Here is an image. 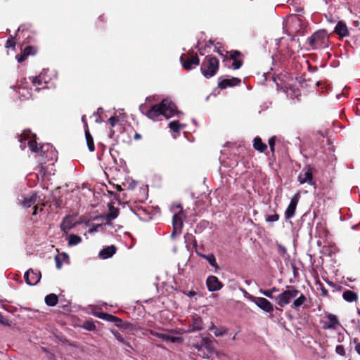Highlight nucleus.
Masks as SVG:
<instances>
[{"label": "nucleus", "instance_id": "obj_32", "mask_svg": "<svg viewBox=\"0 0 360 360\" xmlns=\"http://www.w3.org/2000/svg\"><path fill=\"white\" fill-rule=\"evenodd\" d=\"M278 291V288H277L276 287H273L272 288L268 289V290H264V289L259 290V292L261 294L265 295L266 297H267L270 299H273L274 298L273 293L276 292Z\"/></svg>", "mask_w": 360, "mask_h": 360}, {"label": "nucleus", "instance_id": "obj_17", "mask_svg": "<svg viewBox=\"0 0 360 360\" xmlns=\"http://www.w3.org/2000/svg\"><path fill=\"white\" fill-rule=\"evenodd\" d=\"M327 319L328 321L325 322L323 326L324 329H336L340 325L337 316L334 314H328Z\"/></svg>", "mask_w": 360, "mask_h": 360}, {"label": "nucleus", "instance_id": "obj_7", "mask_svg": "<svg viewBox=\"0 0 360 360\" xmlns=\"http://www.w3.org/2000/svg\"><path fill=\"white\" fill-rule=\"evenodd\" d=\"M315 171V169L310 165H306L302 171L300 172L297 176V181L300 184H304L307 183L311 186H314L316 187V183L314 179L313 174Z\"/></svg>", "mask_w": 360, "mask_h": 360}, {"label": "nucleus", "instance_id": "obj_35", "mask_svg": "<svg viewBox=\"0 0 360 360\" xmlns=\"http://www.w3.org/2000/svg\"><path fill=\"white\" fill-rule=\"evenodd\" d=\"M81 328L87 330L89 331H93L96 330V326L92 321H85L81 325Z\"/></svg>", "mask_w": 360, "mask_h": 360}, {"label": "nucleus", "instance_id": "obj_31", "mask_svg": "<svg viewBox=\"0 0 360 360\" xmlns=\"http://www.w3.org/2000/svg\"><path fill=\"white\" fill-rule=\"evenodd\" d=\"M117 321H114L113 323L115 325L118 327L123 329H131L132 325L130 323L128 322H123V321L117 316Z\"/></svg>", "mask_w": 360, "mask_h": 360}, {"label": "nucleus", "instance_id": "obj_27", "mask_svg": "<svg viewBox=\"0 0 360 360\" xmlns=\"http://www.w3.org/2000/svg\"><path fill=\"white\" fill-rule=\"evenodd\" d=\"M200 256L205 259L209 264L213 266L216 270L219 269V265L217 262L216 257L213 254H209V255H200Z\"/></svg>", "mask_w": 360, "mask_h": 360}, {"label": "nucleus", "instance_id": "obj_19", "mask_svg": "<svg viewBox=\"0 0 360 360\" xmlns=\"http://www.w3.org/2000/svg\"><path fill=\"white\" fill-rule=\"evenodd\" d=\"M334 32L341 37H345L349 35V30L345 22L339 21L336 25Z\"/></svg>", "mask_w": 360, "mask_h": 360}, {"label": "nucleus", "instance_id": "obj_34", "mask_svg": "<svg viewBox=\"0 0 360 360\" xmlns=\"http://www.w3.org/2000/svg\"><path fill=\"white\" fill-rule=\"evenodd\" d=\"M273 212H274L273 214L266 215L265 220L266 222H268V223L275 222L279 219V218H280L279 214H277L274 210H273Z\"/></svg>", "mask_w": 360, "mask_h": 360}, {"label": "nucleus", "instance_id": "obj_4", "mask_svg": "<svg viewBox=\"0 0 360 360\" xmlns=\"http://www.w3.org/2000/svg\"><path fill=\"white\" fill-rule=\"evenodd\" d=\"M329 38L324 30L315 32L307 39V44L311 49H325L328 46Z\"/></svg>", "mask_w": 360, "mask_h": 360}, {"label": "nucleus", "instance_id": "obj_30", "mask_svg": "<svg viewBox=\"0 0 360 360\" xmlns=\"http://www.w3.org/2000/svg\"><path fill=\"white\" fill-rule=\"evenodd\" d=\"M278 142V143H281V140L279 139H278L276 136H274L272 137H271L269 139V148H270V150L272 153L271 156L274 158L275 156V146H276V142Z\"/></svg>", "mask_w": 360, "mask_h": 360}, {"label": "nucleus", "instance_id": "obj_13", "mask_svg": "<svg viewBox=\"0 0 360 360\" xmlns=\"http://www.w3.org/2000/svg\"><path fill=\"white\" fill-rule=\"evenodd\" d=\"M305 20L302 17L295 16L290 21V27L299 34H304V29L306 27Z\"/></svg>", "mask_w": 360, "mask_h": 360}, {"label": "nucleus", "instance_id": "obj_50", "mask_svg": "<svg viewBox=\"0 0 360 360\" xmlns=\"http://www.w3.org/2000/svg\"><path fill=\"white\" fill-rule=\"evenodd\" d=\"M202 344H203L204 345L207 346V345H210V340L208 338H203L202 339Z\"/></svg>", "mask_w": 360, "mask_h": 360}, {"label": "nucleus", "instance_id": "obj_16", "mask_svg": "<svg viewBox=\"0 0 360 360\" xmlns=\"http://www.w3.org/2000/svg\"><path fill=\"white\" fill-rule=\"evenodd\" d=\"M207 287L209 291L214 292L221 290L224 285L215 276H209L206 281Z\"/></svg>", "mask_w": 360, "mask_h": 360}, {"label": "nucleus", "instance_id": "obj_25", "mask_svg": "<svg viewBox=\"0 0 360 360\" xmlns=\"http://www.w3.org/2000/svg\"><path fill=\"white\" fill-rule=\"evenodd\" d=\"M296 297L297 298L293 301L292 304H291V307L292 309H298L303 304L306 302L307 297L300 291L298 296H297Z\"/></svg>", "mask_w": 360, "mask_h": 360}, {"label": "nucleus", "instance_id": "obj_40", "mask_svg": "<svg viewBox=\"0 0 360 360\" xmlns=\"http://www.w3.org/2000/svg\"><path fill=\"white\" fill-rule=\"evenodd\" d=\"M102 319L112 323L114 321H117V316L108 313H106L105 314H103Z\"/></svg>", "mask_w": 360, "mask_h": 360}, {"label": "nucleus", "instance_id": "obj_22", "mask_svg": "<svg viewBox=\"0 0 360 360\" xmlns=\"http://www.w3.org/2000/svg\"><path fill=\"white\" fill-rule=\"evenodd\" d=\"M202 325V320L200 316L198 315L193 316L192 322L191 323V327H192V331L201 330L203 328Z\"/></svg>", "mask_w": 360, "mask_h": 360}, {"label": "nucleus", "instance_id": "obj_10", "mask_svg": "<svg viewBox=\"0 0 360 360\" xmlns=\"http://www.w3.org/2000/svg\"><path fill=\"white\" fill-rule=\"evenodd\" d=\"M41 277V272L37 270L34 271L32 269L27 270L24 276L26 283L30 285H37L39 282Z\"/></svg>", "mask_w": 360, "mask_h": 360}, {"label": "nucleus", "instance_id": "obj_51", "mask_svg": "<svg viewBox=\"0 0 360 360\" xmlns=\"http://www.w3.org/2000/svg\"><path fill=\"white\" fill-rule=\"evenodd\" d=\"M39 209V207L38 205H34L33 207V212H32V215L34 216V215H37V210Z\"/></svg>", "mask_w": 360, "mask_h": 360}, {"label": "nucleus", "instance_id": "obj_8", "mask_svg": "<svg viewBox=\"0 0 360 360\" xmlns=\"http://www.w3.org/2000/svg\"><path fill=\"white\" fill-rule=\"evenodd\" d=\"M250 301L254 302L259 308L266 313H272L274 311V305L267 299L261 297H255L247 293L245 296Z\"/></svg>", "mask_w": 360, "mask_h": 360}, {"label": "nucleus", "instance_id": "obj_46", "mask_svg": "<svg viewBox=\"0 0 360 360\" xmlns=\"http://www.w3.org/2000/svg\"><path fill=\"white\" fill-rule=\"evenodd\" d=\"M54 259H55V262H56V268L58 269H60L61 267H62V261H61L60 256H59L58 255H56L55 257H54Z\"/></svg>", "mask_w": 360, "mask_h": 360}, {"label": "nucleus", "instance_id": "obj_3", "mask_svg": "<svg viewBox=\"0 0 360 360\" xmlns=\"http://www.w3.org/2000/svg\"><path fill=\"white\" fill-rule=\"evenodd\" d=\"M219 69V59L212 55H207L202 60L200 65V72L206 78L210 79L214 77Z\"/></svg>", "mask_w": 360, "mask_h": 360}, {"label": "nucleus", "instance_id": "obj_60", "mask_svg": "<svg viewBox=\"0 0 360 360\" xmlns=\"http://www.w3.org/2000/svg\"><path fill=\"white\" fill-rule=\"evenodd\" d=\"M44 204H42V205H41V208H40V211H42V210H43V207H44Z\"/></svg>", "mask_w": 360, "mask_h": 360}, {"label": "nucleus", "instance_id": "obj_47", "mask_svg": "<svg viewBox=\"0 0 360 360\" xmlns=\"http://www.w3.org/2000/svg\"><path fill=\"white\" fill-rule=\"evenodd\" d=\"M27 56L23 52L16 56V59L18 62L20 63L24 62L27 59Z\"/></svg>", "mask_w": 360, "mask_h": 360}, {"label": "nucleus", "instance_id": "obj_6", "mask_svg": "<svg viewBox=\"0 0 360 360\" xmlns=\"http://www.w3.org/2000/svg\"><path fill=\"white\" fill-rule=\"evenodd\" d=\"M180 210L178 213L174 214L172 218V227L173 231L171 233V238L174 239L176 236L181 234L182 229L184 226L183 219L186 217V214L181 205H177Z\"/></svg>", "mask_w": 360, "mask_h": 360}, {"label": "nucleus", "instance_id": "obj_53", "mask_svg": "<svg viewBox=\"0 0 360 360\" xmlns=\"http://www.w3.org/2000/svg\"><path fill=\"white\" fill-rule=\"evenodd\" d=\"M141 139V134L136 132L134 136V139L137 141V140H140Z\"/></svg>", "mask_w": 360, "mask_h": 360}, {"label": "nucleus", "instance_id": "obj_21", "mask_svg": "<svg viewBox=\"0 0 360 360\" xmlns=\"http://www.w3.org/2000/svg\"><path fill=\"white\" fill-rule=\"evenodd\" d=\"M85 137H86V141L88 146L89 150L91 152H93L95 150V146L94 143V139L90 134V131L89 130V127L87 122H85Z\"/></svg>", "mask_w": 360, "mask_h": 360}, {"label": "nucleus", "instance_id": "obj_55", "mask_svg": "<svg viewBox=\"0 0 360 360\" xmlns=\"http://www.w3.org/2000/svg\"><path fill=\"white\" fill-rule=\"evenodd\" d=\"M105 314L106 313H104V312H96L94 314L96 316L102 319L103 314Z\"/></svg>", "mask_w": 360, "mask_h": 360}, {"label": "nucleus", "instance_id": "obj_44", "mask_svg": "<svg viewBox=\"0 0 360 360\" xmlns=\"http://www.w3.org/2000/svg\"><path fill=\"white\" fill-rule=\"evenodd\" d=\"M32 84L35 86H38L42 84V79L40 76L32 78Z\"/></svg>", "mask_w": 360, "mask_h": 360}, {"label": "nucleus", "instance_id": "obj_18", "mask_svg": "<svg viewBox=\"0 0 360 360\" xmlns=\"http://www.w3.org/2000/svg\"><path fill=\"white\" fill-rule=\"evenodd\" d=\"M75 225V219L71 216H67L63 219L60 224V229L63 231L67 233L69 230L72 229Z\"/></svg>", "mask_w": 360, "mask_h": 360}, {"label": "nucleus", "instance_id": "obj_37", "mask_svg": "<svg viewBox=\"0 0 360 360\" xmlns=\"http://www.w3.org/2000/svg\"><path fill=\"white\" fill-rule=\"evenodd\" d=\"M22 52L28 57L29 56H34L37 53V49L32 46H27L24 48Z\"/></svg>", "mask_w": 360, "mask_h": 360}, {"label": "nucleus", "instance_id": "obj_33", "mask_svg": "<svg viewBox=\"0 0 360 360\" xmlns=\"http://www.w3.org/2000/svg\"><path fill=\"white\" fill-rule=\"evenodd\" d=\"M82 241V238L77 235L70 234L69 236L68 239V245L70 246L76 245L80 243Z\"/></svg>", "mask_w": 360, "mask_h": 360}, {"label": "nucleus", "instance_id": "obj_5", "mask_svg": "<svg viewBox=\"0 0 360 360\" xmlns=\"http://www.w3.org/2000/svg\"><path fill=\"white\" fill-rule=\"evenodd\" d=\"M300 290L293 285H288L286 289L276 297V304L281 307L290 304L292 299L298 296Z\"/></svg>", "mask_w": 360, "mask_h": 360}, {"label": "nucleus", "instance_id": "obj_58", "mask_svg": "<svg viewBox=\"0 0 360 360\" xmlns=\"http://www.w3.org/2000/svg\"><path fill=\"white\" fill-rule=\"evenodd\" d=\"M82 122H84V124H85V122H86L85 115L82 116Z\"/></svg>", "mask_w": 360, "mask_h": 360}, {"label": "nucleus", "instance_id": "obj_2", "mask_svg": "<svg viewBox=\"0 0 360 360\" xmlns=\"http://www.w3.org/2000/svg\"><path fill=\"white\" fill-rule=\"evenodd\" d=\"M36 139V134H33L30 129H25L19 136V141L20 142V147L22 149L25 148V142L27 141V146L30 150L43 157L45 153V147L48 148L49 145H39Z\"/></svg>", "mask_w": 360, "mask_h": 360}, {"label": "nucleus", "instance_id": "obj_15", "mask_svg": "<svg viewBox=\"0 0 360 360\" xmlns=\"http://www.w3.org/2000/svg\"><path fill=\"white\" fill-rule=\"evenodd\" d=\"M300 198V195L299 193H296L292 198L290 202L288 205V206L285 212V217L286 219H289L294 217Z\"/></svg>", "mask_w": 360, "mask_h": 360}, {"label": "nucleus", "instance_id": "obj_38", "mask_svg": "<svg viewBox=\"0 0 360 360\" xmlns=\"http://www.w3.org/2000/svg\"><path fill=\"white\" fill-rule=\"evenodd\" d=\"M112 332L114 336L115 337V338L119 342H120L122 344H125V345H129V344L127 342H126L124 336L121 333H120L119 332H117L116 330H112Z\"/></svg>", "mask_w": 360, "mask_h": 360}, {"label": "nucleus", "instance_id": "obj_12", "mask_svg": "<svg viewBox=\"0 0 360 360\" xmlns=\"http://www.w3.org/2000/svg\"><path fill=\"white\" fill-rule=\"evenodd\" d=\"M241 83V79L238 77L231 78H219L218 88L220 89H225L228 87H233L239 86Z\"/></svg>", "mask_w": 360, "mask_h": 360}, {"label": "nucleus", "instance_id": "obj_59", "mask_svg": "<svg viewBox=\"0 0 360 360\" xmlns=\"http://www.w3.org/2000/svg\"><path fill=\"white\" fill-rule=\"evenodd\" d=\"M122 190V188L120 186H117V191H121Z\"/></svg>", "mask_w": 360, "mask_h": 360}, {"label": "nucleus", "instance_id": "obj_11", "mask_svg": "<svg viewBox=\"0 0 360 360\" xmlns=\"http://www.w3.org/2000/svg\"><path fill=\"white\" fill-rule=\"evenodd\" d=\"M145 335H148V334L157 337L162 340L165 341H171L172 342H179L181 340V338L180 337H174V336H170L165 333H158L154 330H145V332L142 333Z\"/></svg>", "mask_w": 360, "mask_h": 360}, {"label": "nucleus", "instance_id": "obj_41", "mask_svg": "<svg viewBox=\"0 0 360 360\" xmlns=\"http://www.w3.org/2000/svg\"><path fill=\"white\" fill-rule=\"evenodd\" d=\"M335 352L342 356H345L346 355L345 349L343 345H337L335 348Z\"/></svg>", "mask_w": 360, "mask_h": 360}, {"label": "nucleus", "instance_id": "obj_9", "mask_svg": "<svg viewBox=\"0 0 360 360\" xmlns=\"http://www.w3.org/2000/svg\"><path fill=\"white\" fill-rule=\"evenodd\" d=\"M180 62L186 70H191L200 64V59L195 54H182L180 57Z\"/></svg>", "mask_w": 360, "mask_h": 360}, {"label": "nucleus", "instance_id": "obj_1", "mask_svg": "<svg viewBox=\"0 0 360 360\" xmlns=\"http://www.w3.org/2000/svg\"><path fill=\"white\" fill-rule=\"evenodd\" d=\"M139 110L141 113L153 120H155L160 115H164L169 119L180 113L176 104L169 98L163 99L160 103L153 105L149 109L146 105L141 104Z\"/></svg>", "mask_w": 360, "mask_h": 360}, {"label": "nucleus", "instance_id": "obj_57", "mask_svg": "<svg viewBox=\"0 0 360 360\" xmlns=\"http://www.w3.org/2000/svg\"><path fill=\"white\" fill-rule=\"evenodd\" d=\"M214 334L216 336H219V335H222L224 334V333L219 332V331H215Z\"/></svg>", "mask_w": 360, "mask_h": 360}, {"label": "nucleus", "instance_id": "obj_42", "mask_svg": "<svg viewBox=\"0 0 360 360\" xmlns=\"http://www.w3.org/2000/svg\"><path fill=\"white\" fill-rule=\"evenodd\" d=\"M15 38L11 37L8 39L6 43V48H14L15 46Z\"/></svg>", "mask_w": 360, "mask_h": 360}, {"label": "nucleus", "instance_id": "obj_56", "mask_svg": "<svg viewBox=\"0 0 360 360\" xmlns=\"http://www.w3.org/2000/svg\"><path fill=\"white\" fill-rule=\"evenodd\" d=\"M355 350L360 355V343L356 344L355 346Z\"/></svg>", "mask_w": 360, "mask_h": 360}, {"label": "nucleus", "instance_id": "obj_36", "mask_svg": "<svg viewBox=\"0 0 360 360\" xmlns=\"http://www.w3.org/2000/svg\"><path fill=\"white\" fill-rule=\"evenodd\" d=\"M181 125L178 121H172L169 124V127L174 132L179 133L182 128Z\"/></svg>", "mask_w": 360, "mask_h": 360}, {"label": "nucleus", "instance_id": "obj_29", "mask_svg": "<svg viewBox=\"0 0 360 360\" xmlns=\"http://www.w3.org/2000/svg\"><path fill=\"white\" fill-rule=\"evenodd\" d=\"M226 53H229V56H225L224 58V62L230 61L231 60H238V57H240L242 55L240 51L238 50H232L229 52L227 51Z\"/></svg>", "mask_w": 360, "mask_h": 360}, {"label": "nucleus", "instance_id": "obj_14", "mask_svg": "<svg viewBox=\"0 0 360 360\" xmlns=\"http://www.w3.org/2000/svg\"><path fill=\"white\" fill-rule=\"evenodd\" d=\"M108 122L111 126L109 136L112 139L116 136L117 131H121L124 128L118 116H112L109 118Z\"/></svg>", "mask_w": 360, "mask_h": 360}, {"label": "nucleus", "instance_id": "obj_45", "mask_svg": "<svg viewBox=\"0 0 360 360\" xmlns=\"http://www.w3.org/2000/svg\"><path fill=\"white\" fill-rule=\"evenodd\" d=\"M243 65V60H233L232 67L234 70L239 69Z\"/></svg>", "mask_w": 360, "mask_h": 360}, {"label": "nucleus", "instance_id": "obj_26", "mask_svg": "<svg viewBox=\"0 0 360 360\" xmlns=\"http://www.w3.org/2000/svg\"><path fill=\"white\" fill-rule=\"evenodd\" d=\"M342 297L345 300L349 302L356 301L358 299V295L349 290H345L342 294Z\"/></svg>", "mask_w": 360, "mask_h": 360}, {"label": "nucleus", "instance_id": "obj_24", "mask_svg": "<svg viewBox=\"0 0 360 360\" xmlns=\"http://www.w3.org/2000/svg\"><path fill=\"white\" fill-rule=\"evenodd\" d=\"M37 199V195L36 193H32L28 197H24L22 201V204L25 207H30L32 205H34Z\"/></svg>", "mask_w": 360, "mask_h": 360}, {"label": "nucleus", "instance_id": "obj_49", "mask_svg": "<svg viewBox=\"0 0 360 360\" xmlns=\"http://www.w3.org/2000/svg\"><path fill=\"white\" fill-rule=\"evenodd\" d=\"M184 294L186 295L189 297H193L196 295V292L195 291L191 290L188 292H184Z\"/></svg>", "mask_w": 360, "mask_h": 360}, {"label": "nucleus", "instance_id": "obj_28", "mask_svg": "<svg viewBox=\"0 0 360 360\" xmlns=\"http://www.w3.org/2000/svg\"><path fill=\"white\" fill-rule=\"evenodd\" d=\"M58 301V296L54 293L49 294L45 297V302L48 306L54 307Z\"/></svg>", "mask_w": 360, "mask_h": 360}, {"label": "nucleus", "instance_id": "obj_20", "mask_svg": "<svg viewBox=\"0 0 360 360\" xmlns=\"http://www.w3.org/2000/svg\"><path fill=\"white\" fill-rule=\"evenodd\" d=\"M116 250V247L112 245L102 249L99 252V256L102 259H108L111 257L114 254H115Z\"/></svg>", "mask_w": 360, "mask_h": 360}, {"label": "nucleus", "instance_id": "obj_23", "mask_svg": "<svg viewBox=\"0 0 360 360\" xmlns=\"http://www.w3.org/2000/svg\"><path fill=\"white\" fill-rule=\"evenodd\" d=\"M253 148L260 153H264L267 149V146L259 136H257L253 140Z\"/></svg>", "mask_w": 360, "mask_h": 360}, {"label": "nucleus", "instance_id": "obj_39", "mask_svg": "<svg viewBox=\"0 0 360 360\" xmlns=\"http://www.w3.org/2000/svg\"><path fill=\"white\" fill-rule=\"evenodd\" d=\"M184 238H185L186 242H187V241H192V242H193V246H194V247H197V241H196V239H195V236H193L192 234H191V233H186V234L184 236Z\"/></svg>", "mask_w": 360, "mask_h": 360}, {"label": "nucleus", "instance_id": "obj_54", "mask_svg": "<svg viewBox=\"0 0 360 360\" xmlns=\"http://www.w3.org/2000/svg\"><path fill=\"white\" fill-rule=\"evenodd\" d=\"M328 295V290L325 288H321V295L326 296Z\"/></svg>", "mask_w": 360, "mask_h": 360}, {"label": "nucleus", "instance_id": "obj_52", "mask_svg": "<svg viewBox=\"0 0 360 360\" xmlns=\"http://www.w3.org/2000/svg\"><path fill=\"white\" fill-rule=\"evenodd\" d=\"M214 51L216 52V53H218L220 56H221L224 58V57L226 56L225 55H224V53L218 49V48H215L214 49Z\"/></svg>", "mask_w": 360, "mask_h": 360}, {"label": "nucleus", "instance_id": "obj_43", "mask_svg": "<svg viewBox=\"0 0 360 360\" xmlns=\"http://www.w3.org/2000/svg\"><path fill=\"white\" fill-rule=\"evenodd\" d=\"M110 210H111L110 213L108 215V217L110 219H114L117 218V217L118 215V210L115 209L112 206L110 207Z\"/></svg>", "mask_w": 360, "mask_h": 360}, {"label": "nucleus", "instance_id": "obj_48", "mask_svg": "<svg viewBox=\"0 0 360 360\" xmlns=\"http://www.w3.org/2000/svg\"><path fill=\"white\" fill-rule=\"evenodd\" d=\"M59 256H60V258H61V261H64V262H68V259H69V256L67 253L65 252H62L61 254L58 255Z\"/></svg>", "mask_w": 360, "mask_h": 360}]
</instances>
